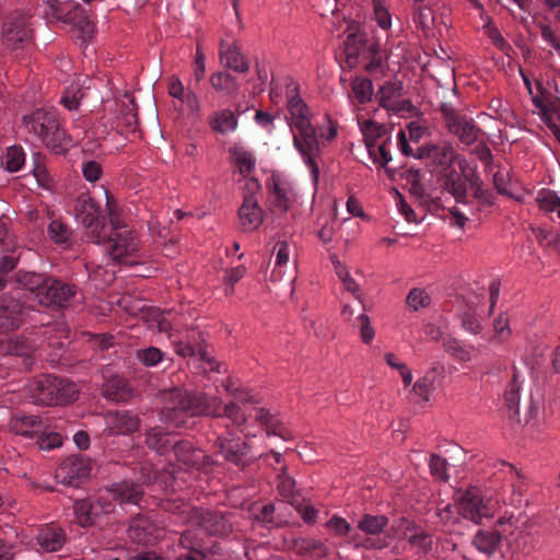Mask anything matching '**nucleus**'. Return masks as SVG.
Wrapping results in <instances>:
<instances>
[{"label": "nucleus", "instance_id": "nucleus-59", "mask_svg": "<svg viewBox=\"0 0 560 560\" xmlns=\"http://www.w3.org/2000/svg\"><path fill=\"white\" fill-rule=\"evenodd\" d=\"M138 359L147 366H153L162 360V352L160 349L150 347L147 349L139 350L137 352Z\"/></svg>", "mask_w": 560, "mask_h": 560}, {"label": "nucleus", "instance_id": "nucleus-35", "mask_svg": "<svg viewBox=\"0 0 560 560\" xmlns=\"http://www.w3.org/2000/svg\"><path fill=\"white\" fill-rule=\"evenodd\" d=\"M501 466L506 468L509 481L511 482V504L518 505L522 503L523 493L526 490V477L521 471H518L512 464L502 462Z\"/></svg>", "mask_w": 560, "mask_h": 560}, {"label": "nucleus", "instance_id": "nucleus-32", "mask_svg": "<svg viewBox=\"0 0 560 560\" xmlns=\"http://www.w3.org/2000/svg\"><path fill=\"white\" fill-rule=\"evenodd\" d=\"M35 346L26 337L18 336L14 339L0 340V353L5 355L26 357L30 359Z\"/></svg>", "mask_w": 560, "mask_h": 560}, {"label": "nucleus", "instance_id": "nucleus-37", "mask_svg": "<svg viewBox=\"0 0 560 560\" xmlns=\"http://www.w3.org/2000/svg\"><path fill=\"white\" fill-rule=\"evenodd\" d=\"M209 124L213 131L225 133L236 128L237 119L232 110L223 109L214 113Z\"/></svg>", "mask_w": 560, "mask_h": 560}, {"label": "nucleus", "instance_id": "nucleus-5", "mask_svg": "<svg viewBox=\"0 0 560 560\" xmlns=\"http://www.w3.org/2000/svg\"><path fill=\"white\" fill-rule=\"evenodd\" d=\"M22 120L27 130L38 136L55 154L66 153L68 140L52 113L38 108L23 116Z\"/></svg>", "mask_w": 560, "mask_h": 560}, {"label": "nucleus", "instance_id": "nucleus-22", "mask_svg": "<svg viewBox=\"0 0 560 560\" xmlns=\"http://www.w3.org/2000/svg\"><path fill=\"white\" fill-rule=\"evenodd\" d=\"M254 418L255 421L262 427L268 438L277 436L283 441H291L293 439L291 432L287 429L278 416L271 413L269 410L265 408H258Z\"/></svg>", "mask_w": 560, "mask_h": 560}, {"label": "nucleus", "instance_id": "nucleus-54", "mask_svg": "<svg viewBox=\"0 0 560 560\" xmlns=\"http://www.w3.org/2000/svg\"><path fill=\"white\" fill-rule=\"evenodd\" d=\"M431 475L440 481H448L450 475L447 474V462L436 454H432L430 458Z\"/></svg>", "mask_w": 560, "mask_h": 560}, {"label": "nucleus", "instance_id": "nucleus-64", "mask_svg": "<svg viewBox=\"0 0 560 560\" xmlns=\"http://www.w3.org/2000/svg\"><path fill=\"white\" fill-rule=\"evenodd\" d=\"M407 539L412 546L419 547V549L424 553L431 549V537L424 532L411 534Z\"/></svg>", "mask_w": 560, "mask_h": 560}, {"label": "nucleus", "instance_id": "nucleus-56", "mask_svg": "<svg viewBox=\"0 0 560 560\" xmlns=\"http://www.w3.org/2000/svg\"><path fill=\"white\" fill-rule=\"evenodd\" d=\"M119 552L122 558H115L114 560H165L154 550H141L131 553L126 549H121Z\"/></svg>", "mask_w": 560, "mask_h": 560}, {"label": "nucleus", "instance_id": "nucleus-7", "mask_svg": "<svg viewBox=\"0 0 560 560\" xmlns=\"http://www.w3.org/2000/svg\"><path fill=\"white\" fill-rule=\"evenodd\" d=\"M213 445L225 462L234 465L240 470H245L258 459L267 462L268 458V454L253 455L249 443L233 432L218 436Z\"/></svg>", "mask_w": 560, "mask_h": 560}, {"label": "nucleus", "instance_id": "nucleus-62", "mask_svg": "<svg viewBox=\"0 0 560 560\" xmlns=\"http://www.w3.org/2000/svg\"><path fill=\"white\" fill-rule=\"evenodd\" d=\"M141 313L143 322L147 323L149 328L154 329V326L166 311H161L158 307H141ZM170 313L171 311H167V314Z\"/></svg>", "mask_w": 560, "mask_h": 560}, {"label": "nucleus", "instance_id": "nucleus-50", "mask_svg": "<svg viewBox=\"0 0 560 560\" xmlns=\"http://www.w3.org/2000/svg\"><path fill=\"white\" fill-rule=\"evenodd\" d=\"M434 374L435 370H429L422 378L418 380L415 383L412 387L413 393L420 396L423 399V401H429L431 386L435 382Z\"/></svg>", "mask_w": 560, "mask_h": 560}, {"label": "nucleus", "instance_id": "nucleus-1", "mask_svg": "<svg viewBox=\"0 0 560 560\" xmlns=\"http://www.w3.org/2000/svg\"><path fill=\"white\" fill-rule=\"evenodd\" d=\"M160 397L163 402L160 412L162 421L176 428L186 427L188 418L209 415L213 417L225 416L236 425L246 422L244 412L234 401L221 407L219 397H209L203 393L184 392L176 387L160 392Z\"/></svg>", "mask_w": 560, "mask_h": 560}, {"label": "nucleus", "instance_id": "nucleus-13", "mask_svg": "<svg viewBox=\"0 0 560 560\" xmlns=\"http://www.w3.org/2000/svg\"><path fill=\"white\" fill-rule=\"evenodd\" d=\"M431 160L440 187L451 196H455L454 170H452L455 161V151L452 143L443 142L442 144H435Z\"/></svg>", "mask_w": 560, "mask_h": 560}, {"label": "nucleus", "instance_id": "nucleus-18", "mask_svg": "<svg viewBox=\"0 0 560 560\" xmlns=\"http://www.w3.org/2000/svg\"><path fill=\"white\" fill-rule=\"evenodd\" d=\"M117 107V125L116 128L121 135H137L142 138V132L139 129L138 108L133 96L125 93L120 100L116 102Z\"/></svg>", "mask_w": 560, "mask_h": 560}, {"label": "nucleus", "instance_id": "nucleus-14", "mask_svg": "<svg viewBox=\"0 0 560 560\" xmlns=\"http://www.w3.org/2000/svg\"><path fill=\"white\" fill-rule=\"evenodd\" d=\"M172 451L178 462L203 474H211L218 462L189 440H175Z\"/></svg>", "mask_w": 560, "mask_h": 560}, {"label": "nucleus", "instance_id": "nucleus-27", "mask_svg": "<svg viewBox=\"0 0 560 560\" xmlns=\"http://www.w3.org/2000/svg\"><path fill=\"white\" fill-rule=\"evenodd\" d=\"M279 494L296 509L302 508L303 498L295 490V480L289 476L287 465H282L278 475Z\"/></svg>", "mask_w": 560, "mask_h": 560}, {"label": "nucleus", "instance_id": "nucleus-26", "mask_svg": "<svg viewBox=\"0 0 560 560\" xmlns=\"http://www.w3.org/2000/svg\"><path fill=\"white\" fill-rule=\"evenodd\" d=\"M102 393L107 399L127 401L133 397V389L121 376L115 375L108 378L102 386Z\"/></svg>", "mask_w": 560, "mask_h": 560}, {"label": "nucleus", "instance_id": "nucleus-19", "mask_svg": "<svg viewBox=\"0 0 560 560\" xmlns=\"http://www.w3.org/2000/svg\"><path fill=\"white\" fill-rule=\"evenodd\" d=\"M178 544L184 551L176 560H210L211 548L195 532L190 529L183 532Z\"/></svg>", "mask_w": 560, "mask_h": 560}, {"label": "nucleus", "instance_id": "nucleus-23", "mask_svg": "<svg viewBox=\"0 0 560 560\" xmlns=\"http://www.w3.org/2000/svg\"><path fill=\"white\" fill-rule=\"evenodd\" d=\"M238 217L244 231H255L262 223V210L253 195L244 197Z\"/></svg>", "mask_w": 560, "mask_h": 560}, {"label": "nucleus", "instance_id": "nucleus-44", "mask_svg": "<svg viewBox=\"0 0 560 560\" xmlns=\"http://www.w3.org/2000/svg\"><path fill=\"white\" fill-rule=\"evenodd\" d=\"M296 546L300 553L310 555L315 560H320L327 556L325 545L311 538L302 539Z\"/></svg>", "mask_w": 560, "mask_h": 560}, {"label": "nucleus", "instance_id": "nucleus-10", "mask_svg": "<svg viewBox=\"0 0 560 560\" xmlns=\"http://www.w3.org/2000/svg\"><path fill=\"white\" fill-rule=\"evenodd\" d=\"M462 291L464 290L462 289ZM485 318V294L460 292L459 303V293L457 292V319H459L463 330L474 336L479 335Z\"/></svg>", "mask_w": 560, "mask_h": 560}, {"label": "nucleus", "instance_id": "nucleus-8", "mask_svg": "<svg viewBox=\"0 0 560 560\" xmlns=\"http://www.w3.org/2000/svg\"><path fill=\"white\" fill-rule=\"evenodd\" d=\"M110 233L104 243H108V255L116 262L135 265L136 261H129L128 258L136 256L140 249V241L133 231L124 229L118 219L109 213Z\"/></svg>", "mask_w": 560, "mask_h": 560}, {"label": "nucleus", "instance_id": "nucleus-39", "mask_svg": "<svg viewBox=\"0 0 560 560\" xmlns=\"http://www.w3.org/2000/svg\"><path fill=\"white\" fill-rule=\"evenodd\" d=\"M113 423L124 434L133 433L139 428V418L131 411H117Z\"/></svg>", "mask_w": 560, "mask_h": 560}, {"label": "nucleus", "instance_id": "nucleus-25", "mask_svg": "<svg viewBox=\"0 0 560 560\" xmlns=\"http://www.w3.org/2000/svg\"><path fill=\"white\" fill-rule=\"evenodd\" d=\"M145 445L160 455H166L174 445V434L162 427H154L145 433Z\"/></svg>", "mask_w": 560, "mask_h": 560}, {"label": "nucleus", "instance_id": "nucleus-42", "mask_svg": "<svg viewBox=\"0 0 560 560\" xmlns=\"http://www.w3.org/2000/svg\"><path fill=\"white\" fill-rule=\"evenodd\" d=\"M402 83L400 81L386 82L376 93L380 106L386 107L390 102L401 95Z\"/></svg>", "mask_w": 560, "mask_h": 560}, {"label": "nucleus", "instance_id": "nucleus-29", "mask_svg": "<svg viewBox=\"0 0 560 560\" xmlns=\"http://www.w3.org/2000/svg\"><path fill=\"white\" fill-rule=\"evenodd\" d=\"M220 58L226 59L225 66L236 72L245 73L249 69L248 61L235 45H228L224 40L220 42Z\"/></svg>", "mask_w": 560, "mask_h": 560}, {"label": "nucleus", "instance_id": "nucleus-58", "mask_svg": "<svg viewBox=\"0 0 560 560\" xmlns=\"http://www.w3.org/2000/svg\"><path fill=\"white\" fill-rule=\"evenodd\" d=\"M493 330H494V338L499 341H503L506 337L510 336L511 330L509 327V317L506 314L501 313L498 315L497 318L493 320Z\"/></svg>", "mask_w": 560, "mask_h": 560}, {"label": "nucleus", "instance_id": "nucleus-61", "mask_svg": "<svg viewBox=\"0 0 560 560\" xmlns=\"http://www.w3.org/2000/svg\"><path fill=\"white\" fill-rule=\"evenodd\" d=\"M360 326V337L363 343L369 345L375 335L374 328L371 326L370 317L365 313H361L358 316Z\"/></svg>", "mask_w": 560, "mask_h": 560}, {"label": "nucleus", "instance_id": "nucleus-63", "mask_svg": "<svg viewBox=\"0 0 560 560\" xmlns=\"http://www.w3.org/2000/svg\"><path fill=\"white\" fill-rule=\"evenodd\" d=\"M82 173L86 180L89 182H96L101 178L103 174L102 166L96 161H88L82 166Z\"/></svg>", "mask_w": 560, "mask_h": 560}, {"label": "nucleus", "instance_id": "nucleus-31", "mask_svg": "<svg viewBox=\"0 0 560 560\" xmlns=\"http://www.w3.org/2000/svg\"><path fill=\"white\" fill-rule=\"evenodd\" d=\"M505 533H508L505 528H503L502 532L479 529L474 536L472 545L479 551L486 555H492L497 550L502 535Z\"/></svg>", "mask_w": 560, "mask_h": 560}, {"label": "nucleus", "instance_id": "nucleus-24", "mask_svg": "<svg viewBox=\"0 0 560 560\" xmlns=\"http://www.w3.org/2000/svg\"><path fill=\"white\" fill-rule=\"evenodd\" d=\"M105 493L110 494L114 501L130 504H139L143 497L142 488L138 483L127 480L106 487Z\"/></svg>", "mask_w": 560, "mask_h": 560}, {"label": "nucleus", "instance_id": "nucleus-12", "mask_svg": "<svg viewBox=\"0 0 560 560\" xmlns=\"http://www.w3.org/2000/svg\"><path fill=\"white\" fill-rule=\"evenodd\" d=\"M494 513V503L485 500L477 487L468 488L457 500V514L463 518L480 524L482 518H490Z\"/></svg>", "mask_w": 560, "mask_h": 560}, {"label": "nucleus", "instance_id": "nucleus-2", "mask_svg": "<svg viewBox=\"0 0 560 560\" xmlns=\"http://www.w3.org/2000/svg\"><path fill=\"white\" fill-rule=\"evenodd\" d=\"M298 93V89L293 90ZM288 108L295 119L294 127L299 135L293 136V142L296 150L303 156L304 162L311 168L314 185L319 179V167L316 159L320 155V147L316 128L311 124V112L307 104L298 95L291 96L288 102Z\"/></svg>", "mask_w": 560, "mask_h": 560}, {"label": "nucleus", "instance_id": "nucleus-15", "mask_svg": "<svg viewBox=\"0 0 560 560\" xmlns=\"http://www.w3.org/2000/svg\"><path fill=\"white\" fill-rule=\"evenodd\" d=\"M77 294V287L48 277L44 288L36 294L38 303L52 310L65 308Z\"/></svg>", "mask_w": 560, "mask_h": 560}, {"label": "nucleus", "instance_id": "nucleus-11", "mask_svg": "<svg viewBox=\"0 0 560 560\" xmlns=\"http://www.w3.org/2000/svg\"><path fill=\"white\" fill-rule=\"evenodd\" d=\"M74 211L86 230V236L93 243H104L107 237L105 219L101 217V209L94 200L90 197H79Z\"/></svg>", "mask_w": 560, "mask_h": 560}, {"label": "nucleus", "instance_id": "nucleus-49", "mask_svg": "<svg viewBox=\"0 0 560 560\" xmlns=\"http://www.w3.org/2000/svg\"><path fill=\"white\" fill-rule=\"evenodd\" d=\"M352 92L360 104H364L365 102L371 100L373 94V82L368 79H359L357 78L352 84Z\"/></svg>", "mask_w": 560, "mask_h": 560}, {"label": "nucleus", "instance_id": "nucleus-48", "mask_svg": "<svg viewBox=\"0 0 560 560\" xmlns=\"http://www.w3.org/2000/svg\"><path fill=\"white\" fill-rule=\"evenodd\" d=\"M230 153L233 156L235 163L240 167V173L246 176L254 167V160L252 154L244 150L242 147H233L230 149Z\"/></svg>", "mask_w": 560, "mask_h": 560}, {"label": "nucleus", "instance_id": "nucleus-47", "mask_svg": "<svg viewBox=\"0 0 560 560\" xmlns=\"http://www.w3.org/2000/svg\"><path fill=\"white\" fill-rule=\"evenodd\" d=\"M0 310L21 326L22 316L26 307L19 300L13 298H3L0 303Z\"/></svg>", "mask_w": 560, "mask_h": 560}, {"label": "nucleus", "instance_id": "nucleus-16", "mask_svg": "<svg viewBox=\"0 0 560 560\" xmlns=\"http://www.w3.org/2000/svg\"><path fill=\"white\" fill-rule=\"evenodd\" d=\"M480 137L481 131L471 118L457 115V138L465 145H474L471 153L487 165L491 163L492 154Z\"/></svg>", "mask_w": 560, "mask_h": 560}, {"label": "nucleus", "instance_id": "nucleus-33", "mask_svg": "<svg viewBox=\"0 0 560 560\" xmlns=\"http://www.w3.org/2000/svg\"><path fill=\"white\" fill-rule=\"evenodd\" d=\"M476 9L479 10L481 20L485 21L483 30L491 43L500 50H505L510 47L508 42L503 38L498 27L492 23L490 16L486 13L483 4L480 0H468Z\"/></svg>", "mask_w": 560, "mask_h": 560}, {"label": "nucleus", "instance_id": "nucleus-36", "mask_svg": "<svg viewBox=\"0 0 560 560\" xmlns=\"http://www.w3.org/2000/svg\"><path fill=\"white\" fill-rule=\"evenodd\" d=\"M505 405L511 412V419L520 421L521 382L518 374L514 372L504 393Z\"/></svg>", "mask_w": 560, "mask_h": 560}, {"label": "nucleus", "instance_id": "nucleus-28", "mask_svg": "<svg viewBox=\"0 0 560 560\" xmlns=\"http://www.w3.org/2000/svg\"><path fill=\"white\" fill-rule=\"evenodd\" d=\"M36 540L45 551L52 552L61 549L66 541V535L59 527L46 526L38 530Z\"/></svg>", "mask_w": 560, "mask_h": 560}, {"label": "nucleus", "instance_id": "nucleus-60", "mask_svg": "<svg viewBox=\"0 0 560 560\" xmlns=\"http://www.w3.org/2000/svg\"><path fill=\"white\" fill-rule=\"evenodd\" d=\"M272 194H273V199H272V205L278 208L279 210H281L282 212H285L288 211L289 207H290V199L288 197V194L287 191L280 187V185L278 183L275 182L273 184V190H272Z\"/></svg>", "mask_w": 560, "mask_h": 560}, {"label": "nucleus", "instance_id": "nucleus-53", "mask_svg": "<svg viewBox=\"0 0 560 560\" xmlns=\"http://www.w3.org/2000/svg\"><path fill=\"white\" fill-rule=\"evenodd\" d=\"M25 155L21 147H10L5 154V168L9 172L19 171L24 164Z\"/></svg>", "mask_w": 560, "mask_h": 560}, {"label": "nucleus", "instance_id": "nucleus-38", "mask_svg": "<svg viewBox=\"0 0 560 560\" xmlns=\"http://www.w3.org/2000/svg\"><path fill=\"white\" fill-rule=\"evenodd\" d=\"M384 133V127L377 125L375 121L366 120L364 122V142L374 162H378L377 154L374 150L376 139L381 138Z\"/></svg>", "mask_w": 560, "mask_h": 560}, {"label": "nucleus", "instance_id": "nucleus-21", "mask_svg": "<svg viewBox=\"0 0 560 560\" xmlns=\"http://www.w3.org/2000/svg\"><path fill=\"white\" fill-rule=\"evenodd\" d=\"M457 164L459 165L462 175L465 179L464 183L460 182V178L457 177V203L466 202L467 197H478L480 191V180L476 174V164L471 165L470 163L462 160L459 155H457Z\"/></svg>", "mask_w": 560, "mask_h": 560}, {"label": "nucleus", "instance_id": "nucleus-20", "mask_svg": "<svg viewBox=\"0 0 560 560\" xmlns=\"http://www.w3.org/2000/svg\"><path fill=\"white\" fill-rule=\"evenodd\" d=\"M158 530L154 522L145 515L138 514L130 520L127 534L132 542L149 545L158 538Z\"/></svg>", "mask_w": 560, "mask_h": 560}, {"label": "nucleus", "instance_id": "nucleus-41", "mask_svg": "<svg viewBox=\"0 0 560 560\" xmlns=\"http://www.w3.org/2000/svg\"><path fill=\"white\" fill-rule=\"evenodd\" d=\"M210 83L214 90L225 92L229 95L236 93L238 90L235 78L226 72L211 74Z\"/></svg>", "mask_w": 560, "mask_h": 560}, {"label": "nucleus", "instance_id": "nucleus-46", "mask_svg": "<svg viewBox=\"0 0 560 560\" xmlns=\"http://www.w3.org/2000/svg\"><path fill=\"white\" fill-rule=\"evenodd\" d=\"M388 518L383 515L366 514L359 522V527L366 534L376 535L387 525Z\"/></svg>", "mask_w": 560, "mask_h": 560}, {"label": "nucleus", "instance_id": "nucleus-43", "mask_svg": "<svg viewBox=\"0 0 560 560\" xmlns=\"http://www.w3.org/2000/svg\"><path fill=\"white\" fill-rule=\"evenodd\" d=\"M48 277L49 276L43 273L23 272L19 273L18 281L34 293V296L36 298V294H39V291L44 288Z\"/></svg>", "mask_w": 560, "mask_h": 560}, {"label": "nucleus", "instance_id": "nucleus-57", "mask_svg": "<svg viewBox=\"0 0 560 560\" xmlns=\"http://www.w3.org/2000/svg\"><path fill=\"white\" fill-rule=\"evenodd\" d=\"M438 516L443 526L448 527L450 532H452V527L455 524V518L453 515V504L451 502H445L441 500L438 503Z\"/></svg>", "mask_w": 560, "mask_h": 560}, {"label": "nucleus", "instance_id": "nucleus-9", "mask_svg": "<svg viewBox=\"0 0 560 560\" xmlns=\"http://www.w3.org/2000/svg\"><path fill=\"white\" fill-rule=\"evenodd\" d=\"M34 31L31 24V15L22 11L9 13L2 23V44L11 49H23L33 39Z\"/></svg>", "mask_w": 560, "mask_h": 560}, {"label": "nucleus", "instance_id": "nucleus-52", "mask_svg": "<svg viewBox=\"0 0 560 560\" xmlns=\"http://www.w3.org/2000/svg\"><path fill=\"white\" fill-rule=\"evenodd\" d=\"M48 234L55 243L66 244L70 240L71 232L65 223L54 220L48 226Z\"/></svg>", "mask_w": 560, "mask_h": 560}, {"label": "nucleus", "instance_id": "nucleus-55", "mask_svg": "<svg viewBox=\"0 0 560 560\" xmlns=\"http://www.w3.org/2000/svg\"><path fill=\"white\" fill-rule=\"evenodd\" d=\"M62 438L57 432H46L44 429L37 434L36 445L40 450H52L60 446Z\"/></svg>", "mask_w": 560, "mask_h": 560}, {"label": "nucleus", "instance_id": "nucleus-4", "mask_svg": "<svg viewBox=\"0 0 560 560\" xmlns=\"http://www.w3.org/2000/svg\"><path fill=\"white\" fill-rule=\"evenodd\" d=\"M46 7L45 13L48 19L70 25L75 37L83 43L93 37L95 24L80 3L68 0H46Z\"/></svg>", "mask_w": 560, "mask_h": 560}, {"label": "nucleus", "instance_id": "nucleus-30", "mask_svg": "<svg viewBox=\"0 0 560 560\" xmlns=\"http://www.w3.org/2000/svg\"><path fill=\"white\" fill-rule=\"evenodd\" d=\"M45 428L43 421L37 416L14 417L10 421V430L23 436L37 435Z\"/></svg>", "mask_w": 560, "mask_h": 560}, {"label": "nucleus", "instance_id": "nucleus-6", "mask_svg": "<svg viewBox=\"0 0 560 560\" xmlns=\"http://www.w3.org/2000/svg\"><path fill=\"white\" fill-rule=\"evenodd\" d=\"M188 525L197 527L207 536L225 538L234 532L236 514L205 506L190 509L187 515Z\"/></svg>", "mask_w": 560, "mask_h": 560}, {"label": "nucleus", "instance_id": "nucleus-3", "mask_svg": "<svg viewBox=\"0 0 560 560\" xmlns=\"http://www.w3.org/2000/svg\"><path fill=\"white\" fill-rule=\"evenodd\" d=\"M33 402L45 406L67 405L78 399L79 390L73 382L55 375H42L28 385Z\"/></svg>", "mask_w": 560, "mask_h": 560}, {"label": "nucleus", "instance_id": "nucleus-45", "mask_svg": "<svg viewBox=\"0 0 560 560\" xmlns=\"http://www.w3.org/2000/svg\"><path fill=\"white\" fill-rule=\"evenodd\" d=\"M160 506L167 513L182 516L183 523L188 525L187 515L194 506H189V504L184 502L182 499L163 500L161 501Z\"/></svg>", "mask_w": 560, "mask_h": 560}, {"label": "nucleus", "instance_id": "nucleus-17", "mask_svg": "<svg viewBox=\"0 0 560 560\" xmlns=\"http://www.w3.org/2000/svg\"><path fill=\"white\" fill-rule=\"evenodd\" d=\"M90 460L81 455H71L63 459L56 470V478L62 485L78 488L90 477Z\"/></svg>", "mask_w": 560, "mask_h": 560}, {"label": "nucleus", "instance_id": "nucleus-34", "mask_svg": "<svg viewBox=\"0 0 560 560\" xmlns=\"http://www.w3.org/2000/svg\"><path fill=\"white\" fill-rule=\"evenodd\" d=\"M73 511L81 527H88L95 524L97 518L101 516L95 506V502L90 499L77 500L73 504Z\"/></svg>", "mask_w": 560, "mask_h": 560}, {"label": "nucleus", "instance_id": "nucleus-51", "mask_svg": "<svg viewBox=\"0 0 560 560\" xmlns=\"http://www.w3.org/2000/svg\"><path fill=\"white\" fill-rule=\"evenodd\" d=\"M406 303L413 311H418L421 307H427L431 303L430 295L425 290L420 288H413L407 295Z\"/></svg>", "mask_w": 560, "mask_h": 560}, {"label": "nucleus", "instance_id": "nucleus-40", "mask_svg": "<svg viewBox=\"0 0 560 560\" xmlns=\"http://www.w3.org/2000/svg\"><path fill=\"white\" fill-rule=\"evenodd\" d=\"M539 209L550 213L557 212L560 218V197L550 189H541L536 197Z\"/></svg>", "mask_w": 560, "mask_h": 560}]
</instances>
